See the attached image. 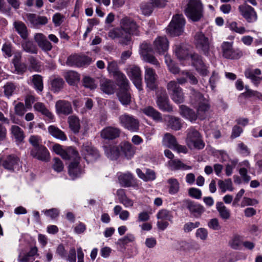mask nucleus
<instances>
[{
  "mask_svg": "<svg viewBox=\"0 0 262 262\" xmlns=\"http://www.w3.org/2000/svg\"><path fill=\"white\" fill-rule=\"evenodd\" d=\"M181 77L178 78L177 81L171 80L166 85V88L171 99L177 103H183L184 100V96L182 89L179 84H184L187 82V78L192 84H196L198 80L195 76L188 71H183L181 72Z\"/></svg>",
  "mask_w": 262,
  "mask_h": 262,
  "instance_id": "1",
  "label": "nucleus"
},
{
  "mask_svg": "<svg viewBox=\"0 0 262 262\" xmlns=\"http://www.w3.org/2000/svg\"><path fill=\"white\" fill-rule=\"evenodd\" d=\"M185 13L192 21L200 20L204 15V8L201 0H189Z\"/></svg>",
  "mask_w": 262,
  "mask_h": 262,
  "instance_id": "2",
  "label": "nucleus"
},
{
  "mask_svg": "<svg viewBox=\"0 0 262 262\" xmlns=\"http://www.w3.org/2000/svg\"><path fill=\"white\" fill-rule=\"evenodd\" d=\"M212 39L206 36L202 31L196 32L194 35V44L197 49L205 55L209 54Z\"/></svg>",
  "mask_w": 262,
  "mask_h": 262,
  "instance_id": "3",
  "label": "nucleus"
},
{
  "mask_svg": "<svg viewBox=\"0 0 262 262\" xmlns=\"http://www.w3.org/2000/svg\"><path fill=\"white\" fill-rule=\"evenodd\" d=\"M185 25V19L183 15L176 14L173 16L167 27V32L171 36H179L183 32Z\"/></svg>",
  "mask_w": 262,
  "mask_h": 262,
  "instance_id": "4",
  "label": "nucleus"
},
{
  "mask_svg": "<svg viewBox=\"0 0 262 262\" xmlns=\"http://www.w3.org/2000/svg\"><path fill=\"white\" fill-rule=\"evenodd\" d=\"M186 143L190 149H202L205 147V143L200 134L193 128L187 130Z\"/></svg>",
  "mask_w": 262,
  "mask_h": 262,
  "instance_id": "5",
  "label": "nucleus"
},
{
  "mask_svg": "<svg viewBox=\"0 0 262 262\" xmlns=\"http://www.w3.org/2000/svg\"><path fill=\"white\" fill-rule=\"evenodd\" d=\"M119 122L124 128L133 132L139 129V121L133 115L124 113L119 117Z\"/></svg>",
  "mask_w": 262,
  "mask_h": 262,
  "instance_id": "6",
  "label": "nucleus"
},
{
  "mask_svg": "<svg viewBox=\"0 0 262 262\" xmlns=\"http://www.w3.org/2000/svg\"><path fill=\"white\" fill-rule=\"evenodd\" d=\"M107 70L116 78L119 85L124 88L127 86L128 80L125 75L119 70L118 65L116 61H108Z\"/></svg>",
  "mask_w": 262,
  "mask_h": 262,
  "instance_id": "7",
  "label": "nucleus"
},
{
  "mask_svg": "<svg viewBox=\"0 0 262 262\" xmlns=\"http://www.w3.org/2000/svg\"><path fill=\"white\" fill-rule=\"evenodd\" d=\"M158 220L157 225L158 228L161 230H164L168 226V222H173V213L172 211L166 209H161L156 215Z\"/></svg>",
  "mask_w": 262,
  "mask_h": 262,
  "instance_id": "8",
  "label": "nucleus"
},
{
  "mask_svg": "<svg viewBox=\"0 0 262 262\" xmlns=\"http://www.w3.org/2000/svg\"><path fill=\"white\" fill-rule=\"evenodd\" d=\"M81 154L88 163L93 162L100 157L98 150L92 145L91 143L86 142L82 146Z\"/></svg>",
  "mask_w": 262,
  "mask_h": 262,
  "instance_id": "9",
  "label": "nucleus"
},
{
  "mask_svg": "<svg viewBox=\"0 0 262 262\" xmlns=\"http://www.w3.org/2000/svg\"><path fill=\"white\" fill-rule=\"evenodd\" d=\"M221 48L223 57L227 59H237L243 55L242 51L239 49L233 48L232 42L224 41L221 46Z\"/></svg>",
  "mask_w": 262,
  "mask_h": 262,
  "instance_id": "10",
  "label": "nucleus"
},
{
  "mask_svg": "<svg viewBox=\"0 0 262 262\" xmlns=\"http://www.w3.org/2000/svg\"><path fill=\"white\" fill-rule=\"evenodd\" d=\"M156 103L159 108L162 111L171 112L173 110L165 90L161 89L158 91Z\"/></svg>",
  "mask_w": 262,
  "mask_h": 262,
  "instance_id": "11",
  "label": "nucleus"
},
{
  "mask_svg": "<svg viewBox=\"0 0 262 262\" xmlns=\"http://www.w3.org/2000/svg\"><path fill=\"white\" fill-rule=\"evenodd\" d=\"M127 73L136 87L139 91L142 90L141 71L139 67L136 65L129 66L127 69Z\"/></svg>",
  "mask_w": 262,
  "mask_h": 262,
  "instance_id": "12",
  "label": "nucleus"
},
{
  "mask_svg": "<svg viewBox=\"0 0 262 262\" xmlns=\"http://www.w3.org/2000/svg\"><path fill=\"white\" fill-rule=\"evenodd\" d=\"M182 205L189 210L191 215L196 218L200 217L205 211V208L202 205L189 199L183 200Z\"/></svg>",
  "mask_w": 262,
  "mask_h": 262,
  "instance_id": "13",
  "label": "nucleus"
},
{
  "mask_svg": "<svg viewBox=\"0 0 262 262\" xmlns=\"http://www.w3.org/2000/svg\"><path fill=\"white\" fill-rule=\"evenodd\" d=\"M92 62V58L83 54H74L70 56L67 60V64L70 66L81 67L88 66Z\"/></svg>",
  "mask_w": 262,
  "mask_h": 262,
  "instance_id": "14",
  "label": "nucleus"
},
{
  "mask_svg": "<svg viewBox=\"0 0 262 262\" xmlns=\"http://www.w3.org/2000/svg\"><path fill=\"white\" fill-rule=\"evenodd\" d=\"M120 25L124 32L129 36L130 34L137 36L139 35V26L133 19L128 17H125L121 20Z\"/></svg>",
  "mask_w": 262,
  "mask_h": 262,
  "instance_id": "15",
  "label": "nucleus"
},
{
  "mask_svg": "<svg viewBox=\"0 0 262 262\" xmlns=\"http://www.w3.org/2000/svg\"><path fill=\"white\" fill-rule=\"evenodd\" d=\"M192 64L196 71L202 76H206L209 73L208 67L203 62L202 57L197 53L190 54Z\"/></svg>",
  "mask_w": 262,
  "mask_h": 262,
  "instance_id": "16",
  "label": "nucleus"
},
{
  "mask_svg": "<svg viewBox=\"0 0 262 262\" xmlns=\"http://www.w3.org/2000/svg\"><path fill=\"white\" fill-rule=\"evenodd\" d=\"M238 9L241 15L248 23H253L257 19L256 12L254 8L245 3L238 6Z\"/></svg>",
  "mask_w": 262,
  "mask_h": 262,
  "instance_id": "17",
  "label": "nucleus"
},
{
  "mask_svg": "<svg viewBox=\"0 0 262 262\" xmlns=\"http://www.w3.org/2000/svg\"><path fill=\"white\" fill-rule=\"evenodd\" d=\"M110 38L114 39L119 38V42L122 44L128 45L130 41V37L123 30L122 27L116 28L110 30L108 33Z\"/></svg>",
  "mask_w": 262,
  "mask_h": 262,
  "instance_id": "18",
  "label": "nucleus"
},
{
  "mask_svg": "<svg viewBox=\"0 0 262 262\" xmlns=\"http://www.w3.org/2000/svg\"><path fill=\"white\" fill-rule=\"evenodd\" d=\"M30 155L34 158L42 161H48L50 159V153L44 145L37 148H32Z\"/></svg>",
  "mask_w": 262,
  "mask_h": 262,
  "instance_id": "19",
  "label": "nucleus"
},
{
  "mask_svg": "<svg viewBox=\"0 0 262 262\" xmlns=\"http://www.w3.org/2000/svg\"><path fill=\"white\" fill-rule=\"evenodd\" d=\"M121 129L114 126H107L104 128L100 133L102 138L107 140H113L120 137Z\"/></svg>",
  "mask_w": 262,
  "mask_h": 262,
  "instance_id": "20",
  "label": "nucleus"
},
{
  "mask_svg": "<svg viewBox=\"0 0 262 262\" xmlns=\"http://www.w3.org/2000/svg\"><path fill=\"white\" fill-rule=\"evenodd\" d=\"M157 75L153 69L145 67V80L147 86L151 90H155L157 87Z\"/></svg>",
  "mask_w": 262,
  "mask_h": 262,
  "instance_id": "21",
  "label": "nucleus"
},
{
  "mask_svg": "<svg viewBox=\"0 0 262 262\" xmlns=\"http://www.w3.org/2000/svg\"><path fill=\"white\" fill-rule=\"evenodd\" d=\"M56 111L57 114L69 115L73 112L71 104L64 100H58L55 104Z\"/></svg>",
  "mask_w": 262,
  "mask_h": 262,
  "instance_id": "22",
  "label": "nucleus"
},
{
  "mask_svg": "<svg viewBox=\"0 0 262 262\" xmlns=\"http://www.w3.org/2000/svg\"><path fill=\"white\" fill-rule=\"evenodd\" d=\"M169 47V42L165 37H157L154 42V49L159 54H164Z\"/></svg>",
  "mask_w": 262,
  "mask_h": 262,
  "instance_id": "23",
  "label": "nucleus"
},
{
  "mask_svg": "<svg viewBox=\"0 0 262 262\" xmlns=\"http://www.w3.org/2000/svg\"><path fill=\"white\" fill-rule=\"evenodd\" d=\"M20 162L19 158L15 155L7 156L3 161L2 165L7 169L13 170L19 167Z\"/></svg>",
  "mask_w": 262,
  "mask_h": 262,
  "instance_id": "24",
  "label": "nucleus"
},
{
  "mask_svg": "<svg viewBox=\"0 0 262 262\" xmlns=\"http://www.w3.org/2000/svg\"><path fill=\"white\" fill-rule=\"evenodd\" d=\"M129 81L128 82L127 86L126 88L122 87L120 85V90L117 93V97L120 103L125 106L128 105L132 101V97L130 94L128 92Z\"/></svg>",
  "mask_w": 262,
  "mask_h": 262,
  "instance_id": "25",
  "label": "nucleus"
},
{
  "mask_svg": "<svg viewBox=\"0 0 262 262\" xmlns=\"http://www.w3.org/2000/svg\"><path fill=\"white\" fill-rule=\"evenodd\" d=\"M34 40L39 47L43 51H49L51 50L52 46L51 43L47 40L46 36L41 33L36 34Z\"/></svg>",
  "mask_w": 262,
  "mask_h": 262,
  "instance_id": "26",
  "label": "nucleus"
},
{
  "mask_svg": "<svg viewBox=\"0 0 262 262\" xmlns=\"http://www.w3.org/2000/svg\"><path fill=\"white\" fill-rule=\"evenodd\" d=\"M261 73V71L259 69H252L249 68L246 69L245 72V76L247 78L250 79L256 86H258L262 81V77L258 76Z\"/></svg>",
  "mask_w": 262,
  "mask_h": 262,
  "instance_id": "27",
  "label": "nucleus"
},
{
  "mask_svg": "<svg viewBox=\"0 0 262 262\" xmlns=\"http://www.w3.org/2000/svg\"><path fill=\"white\" fill-rule=\"evenodd\" d=\"M68 172L73 180L79 177L83 172V169L79 165V161L72 162L70 164Z\"/></svg>",
  "mask_w": 262,
  "mask_h": 262,
  "instance_id": "28",
  "label": "nucleus"
},
{
  "mask_svg": "<svg viewBox=\"0 0 262 262\" xmlns=\"http://www.w3.org/2000/svg\"><path fill=\"white\" fill-rule=\"evenodd\" d=\"M119 148L127 159L132 158L136 152V148L128 142L125 141L121 143Z\"/></svg>",
  "mask_w": 262,
  "mask_h": 262,
  "instance_id": "29",
  "label": "nucleus"
},
{
  "mask_svg": "<svg viewBox=\"0 0 262 262\" xmlns=\"http://www.w3.org/2000/svg\"><path fill=\"white\" fill-rule=\"evenodd\" d=\"M118 181L122 186L125 187L133 186L135 182L133 174L129 172L121 173L118 176Z\"/></svg>",
  "mask_w": 262,
  "mask_h": 262,
  "instance_id": "30",
  "label": "nucleus"
},
{
  "mask_svg": "<svg viewBox=\"0 0 262 262\" xmlns=\"http://www.w3.org/2000/svg\"><path fill=\"white\" fill-rule=\"evenodd\" d=\"M68 123L71 130L75 134L79 133L81 125L80 120L75 115H71L68 118Z\"/></svg>",
  "mask_w": 262,
  "mask_h": 262,
  "instance_id": "31",
  "label": "nucleus"
},
{
  "mask_svg": "<svg viewBox=\"0 0 262 262\" xmlns=\"http://www.w3.org/2000/svg\"><path fill=\"white\" fill-rule=\"evenodd\" d=\"M100 89L105 94H112L115 92L116 85L113 81L108 79H104L101 81Z\"/></svg>",
  "mask_w": 262,
  "mask_h": 262,
  "instance_id": "32",
  "label": "nucleus"
},
{
  "mask_svg": "<svg viewBox=\"0 0 262 262\" xmlns=\"http://www.w3.org/2000/svg\"><path fill=\"white\" fill-rule=\"evenodd\" d=\"M13 26L20 37L23 39L26 40L28 37L29 33L26 25L21 21H15L13 23Z\"/></svg>",
  "mask_w": 262,
  "mask_h": 262,
  "instance_id": "33",
  "label": "nucleus"
},
{
  "mask_svg": "<svg viewBox=\"0 0 262 262\" xmlns=\"http://www.w3.org/2000/svg\"><path fill=\"white\" fill-rule=\"evenodd\" d=\"M216 208L219 212L220 217L223 220L227 221L230 218V211L225 206L223 202H217L216 204Z\"/></svg>",
  "mask_w": 262,
  "mask_h": 262,
  "instance_id": "34",
  "label": "nucleus"
},
{
  "mask_svg": "<svg viewBox=\"0 0 262 262\" xmlns=\"http://www.w3.org/2000/svg\"><path fill=\"white\" fill-rule=\"evenodd\" d=\"M34 108L35 111L40 113L47 118L49 121H52L54 117L53 114L46 107L45 105L41 102H37L34 105Z\"/></svg>",
  "mask_w": 262,
  "mask_h": 262,
  "instance_id": "35",
  "label": "nucleus"
},
{
  "mask_svg": "<svg viewBox=\"0 0 262 262\" xmlns=\"http://www.w3.org/2000/svg\"><path fill=\"white\" fill-rule=\"evenodd\" d=\"M10 132L17 143H20L23 142L25 136L23 130L20 127L15 125H12Z\"/></svg>",
  "mask_w": 262,
  "mask_h": 262,
  "instance_id": "36",
  "label": "nucleus"
},
{
  "mask_svg": "<svg viewBox=\"0 0 262 262\" xmlns=\"http://www.w3.org/2000/svg\"><path fill=\"white\" fill-rule=\"evenodd\" d=\"M80 157L79 156L78 151L72 147H69L65 149L63 159L72 160L73 162L80 161Z\"/></svg>",
  "mask_w": 262,
  "mask_h": 262,
  "instance_id": "37",
  "label": "nucleus"
},
{
  "mask_svg": "<svg viewBox=\"0 0 262 262\" xmlns=\"http://www.w3.org/2000/svg\"><path fill=\"white\" fill-rule=\"evenodd\" d=\"M168 164L171 169L173 170H188L192 168L191 166L186 165L178 159L170 160Z\"/></svg>",
  "mask_w": 262,
  "mask_h": 262,
  "instance_id": "38",
  "label": "nucleus"
},
{
  "mask_svg": "<svg viewBox=\"0 0 262 262\" xmlns=\"http://www.w3.org/2000/svg\"><path fill=\"white\" fill-rule=\"evenodd\" d=\"M48 132L52 136L56 139L62 141H66L67 139L65 133L54 125H50L48 127Z\"/></svg>",
  "mask_w": 262,
  "mask_h": 262,
  "instance_id": "39",
  "label": "nucleus"
},
{
  "mask_svg": "<svg viewBox=\"0 0 262 262\" xmlns=\"http://www.w3.org/2000/svg\"><path fill=\"white\" fill-rule=\"evenodd\" d=\"M141 111L145 115L152 118L155 120L161 121L162 120L161 113L152 106L145 107L142 108Z\"/></svg>",
  "mask_w": 262,
  "mask_h": 262,
  "instance_id": "40",
  "label": "nucleus"
},
{
  "mask_svg": "<svg viewBox=\"0 0 262 262\" xmlns=\"http://www.w3.org/2000/svg\"><path fill=\"white\" fill-rule=\"evenodd\" d=\"M180 107L181 115L186 118L188 119L191 122L196 120L198 116L192 109H190L184 105H181Z\"/></svg>",
  "mask_w": 262,
  "mask_h": 262,
  "instance_id": "41",
  "label": "nucleus"
},
{
  "mask_svg": "<svg viewBox=\"0 0 262 262\" xmlns=\"http://www.w3.org/2000/svg\"><path fill=\"white\" fill-rule=\"evenodd\" d=\"M167 126L172 129L178 130L181 128L182 123L179 118L168 115L166 116Z\"/></svg>",
  "mask_w": 262,
  "mask_h": 262,
  "instance_id": "42",
  "label": "nucleus"
},
{
  "mask_svg": "<svg viewBox=\"0 0 262 262\" xmlns=\"http://www.w3.org/2000/svg\"><path fill=\"white\" fill-rule=\"evenodd\" d=\"M136 172L139 177L145 181H152L156 179V173L152 170L146 169L144 173L140 169L138 168Z\"/></svg>",
  "mask_w": 262,
  "mask_h": 262,
  "instance_id": "43",
  "label": "nucleus"
},
{
  "mask_svg": "<svg viewBox=\"0 0 262 262\" xmlns=\"http://www.w3.org/2000/svg\"><path fill=\"white\" fill-rule=\"evenodd\" d=\"M63 76L68 83L71 85H74L80 80V76L73 71H69L64 73Z\"/></svg>",
  "mask_w": 262,
  "mask_h": 262,
  "instance_id": "44",
  "label": "nucleus"
},
{
  "mask_svg": "<svg viewBox=\"0 0 262 262\" xmlns=\"http://www.w3.org/2000/svg\"><path fill=\"white\" fill-rule=\"evenodd\" d=\"M105 153L108 158L116 160L120 155V148L115 146L106 147Z\"/></svg>",
  "mask_w": 262,
  "mask_h": 262,
  "instance_id": "45",
  "label": "nucleus"
},
{
  "mask_svg": "<svg viewBox=\"0 0 262 262\" xmlns=\"http://www.w3.org/2000/svg\"><path fill=\"white\" fill-rule=\"evenodd\" d=\"M174 52L176 56L180 60L185 59L188 55V51L183 45H176Z\"/></svg>",
  "mask_w": 262,
  "mask_h": 262,
  "instance_id": "46",
  "label": "nucleus"
},
{
  "mask_svg": "<svg viewBox=\"0 0 262 262\" xmlns=\"http://www.w3.org/2000/svg\"><path fill=\"white\" fill-rule=\"evenodd\" d=\"M37 252L38 249L36 247H32L28 252L19 255L18 260L19 262H28L31 260V257L37 255Z\"/></svg>",
  "mask_w": 262,
  "mask_h": 262,
  "instance_id": "47",
  "label": "nucleus"
},
{
  "mask_svg": "<svg viewBox=\"0 0 262 262\" xmlns=\"http://www.w3.org/2000/svg\"><path fill=\"white\" fill-rule=\"evenodd\" d=\"M168 184V192L170 194L177 193L180 189V184L178 180L175 178H170L167 180Z\"/></svg>",
  "mask_w": 262,
  "mask_h": 262,
  "instance_id": "48",
  "label": "nucleus"
},
{
  "mask_svg": "<svg viewBox=\"0 0 262 262\" xmlns=\"http://www.w3.org/2000/svg\"><path fill=\"white\" fill-rule=\"evenodd\" d=\"M21 47L24 51L30 54H37V48L31 40H25L21 43Z\"/></svg>",
  "mask_w": 262,
  "mask_h": 262,
  "instance_id": "49",
  "label": "nucleus"
},
{
  "mask_svg": "<svg viewBox=\"0 0 262 262\" xmlns=\"http://www.w3.org/2000/svg\"><path fill=\"white\" fill-rule=\"evenodd\" d=\"M218 185L222 192L223 193L225 192L227 190L232 191L234 189L231 179H227L224 181L219 180L218 181Z\"/></svg>",
  "mask_w": 262,
  "mask_h": 262,
  "instance_id": "50",
  "label": "nucleus"
},
{
  "mask_svg": "<svg viewBox=\"0 0 262 262\" xmlns=\"http://www.w3.org/2000/svg\"><path fill=\"white\" fill-rule=\"evenodd\" d=\"M3 89L4 95L9 98L16 92L17 86L14 83L8 82L4 85Z\"/></svg>",
  "mask_w": 262,
  "mask_h": 262,
  "instance_id": "51",
  "label": "nucleus"
},
{
  "mask_svg": "<svg viewBox=\"0 0 262 262\" xmlns=\"http://www.w3.org/2000/svg\"><path fill=\"white\" fill-rule=\"evenodd\" d=\"M64 84V81L62 78H55L51 82L52 90L54 92H58L63 89Z\"/></svg>",
  "mask_w": 262,
  "mask_h": 262,
  "instance_id": "52",
  "label": "nucleus"
},
{
  "mask_svg": "<svg viewBox=\"0 0 262 262\" xmlns=\"http://www.w3.org/2000/svg\"><path fill=\"white\" fill-rule=\"evenodd\" d=\"M155 8V7L151 2L149 3H142L140 6L142 13L145 16L150 15L152 13Z\"/></svg>",
  "mask_w": 262,
  "mask_h": 262,
  "instance_id": "53",
  "label": "nucleus"
},
{
  "mask_svg": "<svg viewBox=\"0 0 262 262\" xmlns=\"http://www.w3.org/2000/svg\"><path fill=\"white\" fill-rule=\"evenodd\" d=\"M163 142L166 144L167 146L170 148L173 149L178 143L175 137L170 133H166L164 135Z\"/></svg>",
  "mask_w": 262,
  "mask_h": 262,
  "instance_id": "54",
  "label": "nucleus"
},
{
  "mask_svg": "<svg viewBox=\"0 0 262 262\" xmlns=\"http://www.w3.org/2000/svg\"><path fill=\"white\" fill-rule=\"evenodd\" d=\"M32 83L34 88L38 92H41L43 90V85L42 77L39 75H34L32 76Z\"/></svg>",
  "mask_w": 262,
  "mask_h": 262,
  "instance_id": "55",
  "label": "nucleus"
},
{
  "mask_svg": "<svg viewBox=\"0 0 262 262\" xmlns=\"http://www.w3.org/2000/svg\"><path fill=\"white\" fill-rule=\"evenodd\" d=\"M242 244V238L238 235H234L229 242V246L234 250L241 249Z\"/></svg>",
  "mask_w": 262,
  "mask_h": 262,
  "instance_id": "56",
  "label": "nucleus"
},
{
  "mask_svg": "<svg viewBox=\"0 0 262 262\" xmlns=\"http://www.w3.org/2000/svg\"><path fill=\"white\" fill-rule=\"evenodd\" d=\"M205 101L206 100L204 98L203 96L201 93L193 90V93L191 96V103L194 107H197L199 104Z\"/></svg>",
  "mask_w": 262,
  "mask_h": 262,
  "instance_id": "57",
  "label": "nucleus"
},
{
  "mask_svg": "<svg viewBox=\"0 0 262 262\" xmlns=\"http://www.w3.org/2000/svg\"><path fill=\"white\" fill-rule=\"evenodd\" d=\"M198 114L201 119H204L205 118V113L207 112L209 108V105L207 103L206 101H205L203 102L200 103L198 105L197 107Z\"/></svg>",
  "mask_w": 262,
  "mask_h": 262,
  "instance_id": "58",
  "label": "nucleus"
},
{
  "mask_svg": "<svg viewBox=\"0 0 262 262\" xmlns=\"http://www.w3.org/2000/svg\"><path fill=\"white\" fill-rule=\"evenodd\" d=\"M228 26L230 30L240 34H243L247 32L244 27H238L237 26V23L235 21L230 22Z\"/></svg>",
  "mask_w": 262,
  "mask_h": 262,
  "instance_id": "59",
  "label": "nucleus"
},
{
  "mask_svg": "<svg viewBox=\"0 0 262 262\" xmlns=\"http://www.w3.org/2000/svg\"><path fill=\"white\" fill-rule=\"evenodd\" d=\"M29 142L32 146V148L43 146L41 138L39 136L31 135L29 139Z\"/></svg>",
  "mask_w": 262,
  "mask_h": 262,
  "instance_id": "60",
  "label": "nucleus"
},
{
  "mask_svg": "<svg viewBox=\"0 0 262 262\" xmlns=\"http://www.w3.org/2000/svg\"><path fill=\"white\" fill-rule=\"evenodd\" d=\"M82 82L84 87L90 89L91 90L95 89L97 86L95 80L89 76L84 77L82 79Z\"/></svg>",
  "mask_w": 262,
  "mask_h": 262,
  "instance_id": "61",
  "label": "nucleus"
},
{
  "mask_svg": "<svg viewBox=\"0 0 262 262\" xmlns=\"http://www.w3.org/2000/svg\"><path fill=\"white\" fill-rule=\"evenodd\" d=\"M246 92L243 93L246 97H255L259 99H262V94L256 91L249 89L247 86H245Z\"/></svg>",
  "mask_w": 262,
  "mask_h": 262,
  "instance_id": "62",
  "label": "nucleus"
},
{
  "mask_svg": "<svg viewBox=\"0 0 262 262\" xmlns=\"http://www.w3.org/2000/svg\"><path fill=\"white\" fill-rule=\"evenodd\" d=\"M53 164L52 168L57 172L62 171L64 168L63 164L62 161L58 158H54L53 159Z\"/></svg>",
  "mask_w": 262,
  "mask_h": 262,
  "instance_id": "63",
  "label": "nucleus"
},
{
  "mask_svg": "<svg viewBox=\"0 0 262 262\" xmlns=\"http://www.w3.org/2000/svg\"><path fill=\"white\" fill-rule=\"evenodd\" d=\"M237 151L244 156H248L250 154V149L243 142L237 144Z\"/></svg>",
  "mask_w": 262,
  "mask_h": 262,
  "instance_id": "64",
  "label": "nucleus"
}]
</instances>
